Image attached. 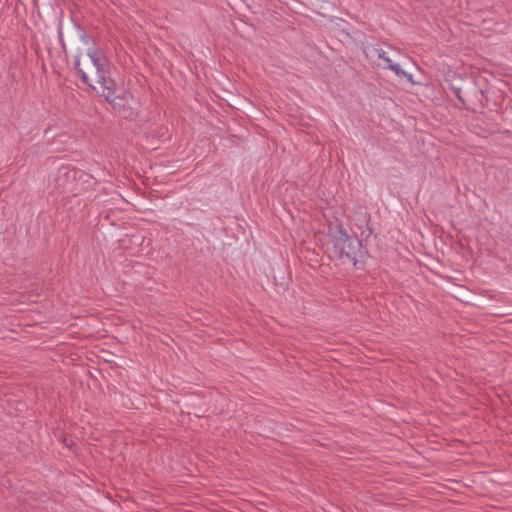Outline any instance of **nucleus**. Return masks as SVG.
Listing matches in <instances>:
<instances>
[{"label":"nucleus","instance_id":"7ed1b4c3","mask_svg":"<svg viewBox=\"0 0 512 512\" xmlns=\"http://www.w3.org/2000/svg\"><path fill=\"white\" fill-rule=\"evenodd\" d=\"M107 100L112 103L114 109L125 118L134 116L139 106L138 100L131 93H125L122 96H115L114 93L113 96Z\"/></svg>","mask_w":512,"mask_h":512},{"label":"nucleus","instance_id":"f257e3e1","mask_svg":"<svg viewBox=\"0 0 512 512\" xmlns=\"http://www.w3.org/2000/svg\"><path fill=\"white\" fill-rule=\"evenodd\" d=\"M75 66L81 78L94 91L110 99L116 90L115 82L109 76V63L106 57L98 50H89L81 53Z\"/></svg>","mask_w":512,"mask_h":512},{"label":"nucleus","instance_id":"20e7f679","mask_svg":"<svg viewBox=\"0 0 512 512\" xmlns=\"http://www.w3.org/2000/svg\"><path fill=\"white\" fill-rule=\"evenodd\" d=\"M359 245L357 240L345 234H341L335 242V248L339 250V253L345 255L354 265L356 261V248Z\"/></svg>","mask_w":512,"mask_h":512},{"label":"nucleus","instance_id":"f03ea898","mask_svg":"<svg viewBox=\"0 0 512 512\" xmlns=\"http://www.w3.org/2000/svg\"><path fill=\"white\" fill-rule=\"evenodd\" d=\"M366 58L371 61L374 65L381 69H387L394 72L398 77L406 78L410 83L414 84L413 75L405 72L401 69L400 65L395 63L389 55L388 51H385L378 45H370L365 48Z\"/></svg>","mask_w":512,"mask_h":512}]
</instances>
